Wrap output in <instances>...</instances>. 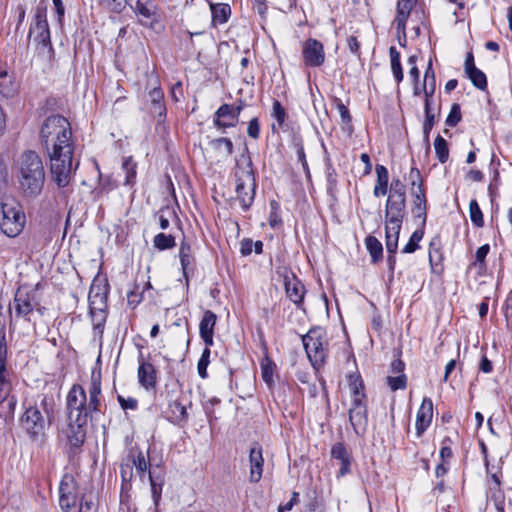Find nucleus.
Returning <instances> with one entry per match:
<instances>
[{"label":"nucleus","mask_w":512,"mask_h":512,"mask_svg":"<svg viewBox=\"0 0 512 512\" xmlns=\"http://www.w3.org/2000/svg\"><path fill=\"white\" fill-rule=\"evenodd\" d=\"M117 400L123 410H136L138 408V401L134 397L125 398L121 395H118Z\"/></svg>","instance_id":"nucleus-54"},{"label":"nucleus","mask_w":512,"mask_h":512,"mask_svg":"<svg viewBox=\"0 0 512 512\" xmlns=\"http://www.w3.org/2000/svg\"><path fill=\"white\" fill-rule=\"evenodd\" d=\"M148 479L151 486L152 499L155 507H157L161 499L164 478L161 474H156L155 471L149 470Z\"/></svg>","instance_id":"nucleus-30"},{"label":"nucleus","mask_w":512,"mask_h":512,"mask_svg":"<svg viewBox=\"0 0 512 512\" xmlns=\"http://www.w3.org/2000/svg\"><path fill=\"white\" fill-rule=\"evenodd\" d=\"M469 213L470 219L476 227L481 228L484 226L483 213L475 199H472L469 203Z\"/></svg>","instance_id":"nucleus-44"},{"label":"nucleus","mask_w":512,"mask_h":512,"mask_svg":"<svg viewBox=\"0 0 512 512\" xmlns=\"http://www.w3.org/2000/svg\"><path fill=\"white\" fill-rule=\"evenodd\" d=\"M247 134L253 139H257L259 137L260 124L257 117H254L249 121L247 127Z\"/></svg>","instance_id":"nucleus-57"},{"label":"nucleus","mask_w":512,"mask_h":512,"mask_svg":"<svg viewBox=\"0 0 512 512\" xmlns=\"http://www.w3.org/2000/svg\"><path fill=\"white\" fill-rule=\"evenodd\" d=\"M465 74L476 88L481 91H485L487 89V78L483 71L475 68Z\"/></svg>","instance_id":"nucleus-41"},{"label":"nucleus","mask_w":512,"mask_h":512,"mask_svg":"<svg viewBox=\"0 0 512 512\" xmlns=\"http://www.w3.org/2000/svg\"><path fill=\"white\" fill-rule=\"evenodd\" d=\"M132 468L135 467L137 473L140 475L141 478L145 476V473L150 469L151 464L144 456L143 452H139L136 456L132 458L131 464Z\"/></svg>","instance_id":"nucleus-43"},{"label":"nucleus","mask_w":512,"mask_h":512,"mask_svg":"<svg viewBox=\"0 0 512 512\" xmlns=\"http://www.w3.org/2000/svg\"><path fill=\"white\" fill-rule=\"evenodd\" d=\"M168 406L171 411L172 417L177 423L186 422L188 419V412L185 405L182 404L179 397H173L168 392Z\"/></svg>","instance_id":"nucleus-28"},{"label":"nucleus","mask_w":512,"mask_h":512,"mask_svg":"<svg viewBox=\"0 0 512 512\" xmlns=\"http://www.w3.org/2000/svg\"><path fill=\"white\" fill-rule=\"evenodd\" d=\"M179 258L180 263L184 272V275L186 274V271L192 266L193 264V256H192V250L190 244L183 241L180 244L179 249Z\"/></svg>","instance_id":"nucleus-37"},{"label":"nucleus","mask_w":512,"mask_h":512,"mask_svg":"<svg viewBox=\"0 0 512 512\" xmlns=\"http://www.w3.org/2000/svg\"><path fill=\"white\" fill-rule=\"evenodd\" d=\"M461 108L460 105L457 103H454L451 106L450 112L446 118V125L449 127L456 126L461 121Z\"/></svg>","instance_id":"nucleus-51"},{"label":"nucleus","mask_w":512,"mask_h":512,"mask_svg":"<svg viewBox=\"0 0 512 512\" xmlns=\"http://www.w3.org/2000/svg\"><path fill=\"white\" fill-rule=\"evenodd\" d=\"M141 24L150 26L155 16V5L152 0H137L133 6Z\"/></svg>","instance_id":"nucleus-25"},{"label":"nucleus","mask_w":512,"mask_h":512,"mask_svg":"<svg viewBox=\"0 0 512 512\" xmlns=\"http://www.w3.org/2000/svg\"><path fill=\"white\" fill-rule=\"evenodd\" d=\"M105 308L106 307H96V309L89 308L95 335L98 334V335L102 336V334H103L104 326H105V322H106Z\"/></svg>","instance_id":"nucleus-33"},{"label":"nucleus","mask_w":512,"mask_h":512,"mask_svg":"<svg viewBox=\"0 0 512 512\" xmlns=\"http://www.w3.org/2000/svg\"><path fill=\"white\" fill-rule=\"evenodd\" d=\"M389 55H390V64H391V71L393 73V76L397 83H400L403 81L404 74L403 69L400 61V53L397 51V49L394 46H391L389 49Z\"/></svg>","instance_id":"nucleus-35"},{"label":"nucleus","mask_w":512,"mask_h":512,"mask_svg":"<svg viewBox=\"0 0 512 512\" xmlns=\"http://www.w3.org/2000/svg\"><path fill=\"white\" fill-rule=\"evenodd\" d=\"M376 172V184L373 189V195L375 197L384 196L388 193L389 190V173L387 168L384 165H376L375 167Z\"/></svg>","instance_id":"nucleus-27"},{"label":"nucleus","mask_w":512,"mask_h":512,"mask_svg":"<svg viewBox=\"0 0 512 512\" xmlns=\"http://www.w3.org/2000/svg\"><path fill=\"white\" fill-rule=\"evenodd\" d=\"M406 214V187L399 178H393L385 204V223L403 224Z\"/></svg>","instance_id":"nucleus-7"},{"label":"nucleus","mask_w":512,"mask_h":512,"mask_svg":"<svg viewBox=\"0 0 512 512\" xmlns=\"http://www.w3.org/2000/svg\"><path fill=\"white\" fill-rule=\"evenodd\" d=\"M366 249L368 250L372 263L376 264L383 258L382 243L374 236H367L365 238Z\"/></svg>","instance_id":"nucleus-31"},{"label":"nucleus","mask_w":512,"mask_h":512,"mask_svg":"<svg viewBox=\"0 0 512 512\" xmlns=\"http://www.w3.org/2000/svg\"><path fill=\"white\" fill-rule=\"evenodd\" d=\"M349 421L356 434L365 430L367 424V407L365 400L352 401L349 409Z\"/></svg>","instance_id":"nucleus-16"},{"label":"nucleus","mask_w":512,"mask_h":512,"mask_svg":"<svg viewBox=\"0 0 512 512\" xmlns=\"http://www.w3.org/2000/svg\"><path fill=\"white\" fill-rule=\"evenodd\" d=\"M249 464H250V472H249V480L251 483H257L260 481L263 473V451L262 447L255 443L249 452Z\"/></svg>","instance_id":"nucleus-17"},{"label":"nucleus","mask_w":512,"mask_h":512,"mask_svg":"<svg viewBox=\"0 0 512 512\" xmlns=\"http://www.w3.org/2000/svg\"><path fill=\"white\" fill-rule=\"evenodd\" d=\"M336 108L340 114L341 120L343 123H350L352 120V117L350 115V112L346 105L341 100H337Z\"/></svg>","instance_id":"nucleus-59"},{"label":"nucleus","mask_w":512,"mask_h":512,"mask_svg":"<svg viewBox=\"0 0 512 512\" xmlns=\"http://www.w3.org/2000/svg\"><path fill=\"white\" fill-rule=\"evenodd\" d=\"M89 398L80 384H74L66 397L68 419L88 422L89 417L100 411L101 372L93 370L88 387Z\"/></svg>","instance_id":"nucleus-3"},{"label":"nucleus","mask_w":512,"mask_h":512,"mask_svg":"<svg viewBox=\"0 0 512 512\" xmlns=\"http://www.w3.org/2000/svg\"><path fill=\"white\" fill-rule=\"evenodd\" d=\"M19 184L25 195L35 197L43 189L45 170L39 155L31 150L22 153L19 161Z\"/></svg>","instance_id":"nucleus-4"},{"label":"nucleus","mask_w":512,"mask_h":512,"mask_svg":"<svg viewBox=\"0 0 512 512\" xmlns=\"http://www.w3.org/2000/svg\"><path fill=\"white\" fill-rule=\"evenodd\" d=\"M0 360H7L5 326L0 322Z\"/></svg>","instance_id":"nucleus-58"},{"label":"nucleus","mask_w":512,"mask_h":512,"mask_svg":"<svg viewBox=\"0 0 512 512\" xmlns=\"http://www.w3.org/2000/svg\"><path fill=\"white\" fill-rule=\"evenodd\" d=\"M302 343L311 365L319 370L328 354L326 331L322 327H313L302 336Z\"/></svg>","instance_id":"nucleus-8"},{"label":"nucleus","mask_w":512,"mask_h":512,"mask_svg":"<svg viewBox=\"0 0 512 512\" xmlns=\"http://www.w3.org/2000/svg\"><path fill=\"white\" fill-rule=\"evenodd\" d=\"M271 205V213H270V216H269V224L271 227H276L279 223H281V219L279 218L278 214H277V208H278V204L275 202V201H272L270 203Z\"/></svg>","instance_id":"nucleus-62"},{"label":"nucleus","mask_w":512,"mask_h":512,"mask_svg":"<svg viewBox=\"0 0 512 512\" xmlns=\"http://www.w3.org/2000/svg\"><path fill=\"white\" fill-rule=\"evenodd\" d=\"M154 247L160 251L173 248L175 243V237L170 234L159 233L153 239Z\"/></svg>","instance_id":"nucleus-40"},{"label":"nucleus","mask_w":512,"mask_h":512,"mask_svg":"<svg viewBox=\"0 0 512 512\" xmlns=\"http://www.w3.org/2000/svg\"><path fill=\"white\" fill-rule=\"evenodd\" d=\"M136 163L133 161L131 157L126 158L123 162L122 168L126 173L125 176V185H131L135 182L136 179Z\"/></svg>","instance_id":"nucleus-47"},{"label":"nucleus","mask_w":512,"mask_h":512,"mask_svg":"<svg viewBox=\"0 0 512 512\" xmlns=\"http://www.w3.org/2000/svg\"><path fill=\"white\" fill-rule=\"evenodd\" d=\"M210 354H211V351H210V347L206 346V348L203 350L202 354H201V357L197 363V371H198V375L202 378V379H205L207 378L208 374H207V367L209 365V358H210Z\"/></svg>","instance_id":"nucleus-48"},{"label":"nucleus","mask_w":512,"mask_h":512,"mask_svg":"<svg viewBox=\"0 0 512 512\" xmlns=\"http://www.w3.org/2000/svg\"><path fill=\"white\" fill-rule=\"evenodd\" d=\"M217 322V315L211 311L206 310L199 323V334L206 346L211 347L214 344V328Z\"/></svg>","instance_id":"nucleus-19"},{"label":"nucleus","mask_w":512,"mask_h":512,"mask_svg":"<svg viewBox=\"0 0 512 512\" xmlns=\"http://www.w3.org/2000/svg\"><path fill=\"white\" fill-rule=\"evenodd\" d=\"M211 147L221 156L227 158L233 153V143L228 138H217L210 142Z\"/></svg>","instance_id":"nucleus-36"},{"label":"nucleus","mask_w":512,"mask_h":512,"mask_svg":"<svg viewBox=\"0 0 512 512\" xmlns=\"http://www.w3.org/2000/svg\"><path fill=\"white\" fill-rule=\"evenodd\" d=\"M433 417V402L430 398L425 397L420 405L416 416V433L421 436L422 433L430 426Z\"/></svg>","instance_id":"nucleus-20"},{"label":"nucleus","mask_w":512,"mask_h":512,"mask_svg":"<svg viewBox=\"0 0 512 512\" xmlns=\"http://www.w3.org/2000/svg\"><path fill=\"white\" fill-rule=\"evenodd\" d=\"M431 102L428 99L424 101L425 121L423 123V134L425 139L429 138L430 131L435 124V114L432 112Z\"/></svg>","instance_id":"nucleus-39"},{"label":"nucleus","mask_w":512,"mask_h":512,"mask_svg":"<svg viewBox=\"0 0 512 512\" xmlns=\"http://www.w3.org/2000/svg\"><path fill=\"white\" fill-rule=\"evenodd\" d=\"M434 149L437 159L440 163H445L449 158V148L447 141L440 135L434 140Z\"/></svg>","instance_id":"nucleus-38"},{"label":"nucleus","mask_w":512,"mask_h":512,"mask_svg":"<svg viewBox=\"0 0 512 512\" xmlns=\"http://www.w3.org/2000/svg\"><path fill=\"white\" fill-rule=\"evenodd\" d=\"M11 391L9 373L6 369V360H0V403L4 402Z\"/></svg>","instance_id":"nucleus-34"},{"label":"nucleus","mask_w":512,"mask_h":512,"mask_svg":"<svg viewBox=\"0 0 512 512\" xmlns=\"http://www.w3.org/2000/svg\"><path fill=\"white\" fill-rule=\"evenodd\" d=\"M164 93L161 88H153L149 92V100L151 104L163 103Z\"/></svg>","instance_id":"nucleus-63"},{"label":"nucleus","mask_w":512,"mask_h":512,"mask_svg":"<svg viewBox=\"0 0 512 512\" xmlns=\"http://www.w3.org/2000/svg\"><path fill=\"white\" fill-rule=\"evenodd\" d=\"M272 117L276 119L279 126H282L286 119V111L280 101L274 100L272 106Z\"/></svg>","instance_id":"nucleus-53"},{"label":"nucleus","mask_w":512,"mask_h":512,"mask_svg":"<svg viewBox=\"0 0 512 512\" xmlns=\"http://www.w3.org/2000/svg\"><path fill=\"white\" fill-rule=\"evenodd\" d=\"M50 161L52 179L58 187L69 185L73 173L79 166L74 160V142L69 121L61 115H52L45 119L40 130Z\"/></svg>","instance_id":"nucleus-1"},{"label":"nucleus","mask_w":512,"mask_h":512,"mask_svg":"<svg viewBox=\"0 0 512 512\" xmlns=\"http://www.w3.org/2000/svg\"><path fill=\"white\" fill-rule=\"evenodd\" d=\"M274 368H275V364L268 357H265L261 361L262 378L269 386H271L274 382V379H273Z\"/></svg>","instance_id":"nucleus-46"},{"label":"nucleus","mask_w":512,"mask_h":512,"mask_svg":"<svg viewBox=\"0 0 512 512\" xmlns=\"http://www.w3.org/2000/svg\"><path fill=\"white\" fill-rule=\"evenodd\" d=\"M303 63L307 67H320L325 61L323 44L313 38L307 39L302 45Z\"/></svg>","instance_id":"nucleus-12"},{"label":"nucleus","mask_w":512,"mask_h":512,"mask_svg":"<svg viewBox=\"0 0 512 512\" xmlns=\"http://www.w3.org/2000/svg\"><path fill=\"white\" fill-rule=\"evenodd\" d=\"M132 465L130 463H122L120 473L123 481V486L127 485L132 479Z\"/></svg>","instance_id":"nucleus-60"},{"label":"nucleus","mask_w":512,"mask_h":512,"mask_svg":"<svg viewBox=\"0 0 512 512\" xmlns=\"http://www.w3.org/2000/svg\"><path fill=\"white\" fill-rule=\"evenodd\" d=\"M422 89L424 90V101H426L427 99L429 101H432L436 90V76L435 71L433 69L432 59L428 61L424 73Z\"/></svg>","instance_id":"nucleus-26"},{"label":"nucleus","mask_w":512,"mask_h":512,"mask_svg":"<svg viewBox=\"0 0 512 512\" xmlns=\"http://www.w3.org/2000/svg\"><path fill=\"white\" fill-rule=\"evenodd\" d=\"M86 421H76L68 419V427L66 431L67 440L71 447L79 448L83 445L86 438Z\"/></svg>","instance_id":"nucleus-18"},{"label":"nucleus","mask_w":512,"mask_h":512,"mask_svg":"<svg viewBox=\"0 0 512 512\" xmlns=\"http://www.w3.org/2000/svg\"><path fill=\"white\" fill-rule=\"evenodd\" d=\"M78 499V486L75 477L66 473L59 484V506L62 511H70Z\"/></svg>","instance_id":"nucleus-11"},{"label":"nucleus","mask_w":512,"mask_h":512,"mask_svg":"<svg viewBox=\"0 0 512 512\" xmlns=\"http://www.w3.org/2000/svg\"><path fill=\"white\" fill-rule=\"evenodd\" d=\"M386 383L393 392L397 390H404L407 387V377L405 374H400L395 377L388 376L386 378Z\"/></svg>","instance_id":"nucleus-49"},{"label":"nucleus","mask_w":512,"mask_h":512,"mask_svg":"<svg viewBox=\"0 0 512 512\" xmlns=\"http://www.w3.org/2000/svg\"><path fill=\"white\" fill-rule=\"evenodd\" d=\"M79 512H97V504L91 499H81Z\"/></svg>","instance_id":"nucleus-61"},{"label":"nucleus","mask_w":512,"mask_h":512,"mask_svg":"<svg viewBox=\"0 0 512 512\" xmlns=\"http://www.w3.org/2000/svg\"><path fill=\"white\" fill-rule=\"evenodd\" d=\"M349 387L352 394V401H360L366 399V395L364 393V385L359 378L352 380L349 384Z\"/></svg>","instance_id":"nucleus-50"},{"label":"nucleus","mask_w":512,"mask_h":512,"mask_svg":"<svg viewBox=\"0 0 512 512\" xmlns=\"http://www.w3.org/2000/svg\"><path fill=\"white\" fill-rule=\"evenodd\" d=\"M55 401L52 396L40 395L29 404L20 418V424L30 442L38 448L48 443V431L54 420Z\"/></svg>","instance_id":"nucleus-2"},{"label":"nucleus","mask_w":512,"mask_h":512,"mask_svg":"<svg viewBox=\"0 0 512 512\" xmlns=\"http://www.w3.org/2000/svg\"><path fill=\"white\" fill-rule=\"evenodd\" d=\"M127 301L129 306L135 308L141 302V295L136 290L127 293Z\"/></svg>","instance_id":"nucleus-64"},{"label":"nucleus","mask_w":512,"mask_h":512,"mask_svg":"<svg viewBox=\"0 0 512 512\" xmlns=\"http://www.w3.org/2000/svg\"><path fill=\"white\" fill-rule=\"evenodd\" d=\"M29 37L36 44L39 54L47 58L52 57L53 47L47 21V7L43 2H40L35 9V14L29 28Z\"/></svg>","instance_id":"nucleus-6"},{"label":"nucleus","mask_w":512,"mask_h":512,"mask_svg":"<svg viewBox=\"0 0 512 512\" xmlns=\"http://www.w3.org/2000/svg\"><path fill=\"white\" fill-rule=\"evenodd\" d=\"M234 176L236 200L244 211H248L254 203L257 187L252 160L248 152L241 154L236 160Z\"/></svg>","instance_id":"nucleus-5"},{"label":"nucleus","mask_w":512,"mask_h":512,"mask_svg":"<svg viewBox=\"0 0 512 512\" xmlns=\"http://www.w3.org/2000/svg\"><path fill=\"white\" fill-rule=\"evenodd\" d=\"M108 285L94 280L88 294L89 308L106 307Z\"/></svg>","instance_id":"nucleus-23"},{"label":"nucleus","mask_w":512,"mask_h":512,"mask_svg":"<svg viewBox=\"0 0 512 512\" xmlns=\"http://www.w3.org/2000/svg\"><path fill=\"white\" fill-rule=\"evenodd\" d=\"M401 228L402 224L385 223V245L388 253L387 264L390 271L395 269V254L398 248V240Z\"/></svg>","instance_id":"nucleus-13"},{"label":"nucleus","mask_w":512,"mask_h":512,"mask_svg":"<svg viewBox=\"0 0 512 512\" xmlns=\"http://www.w3.org/2000/svg\"><path fill=\"white\" fill-rule=\"evenodd\" d=\"M414 195V201H413V212L415 214V217L421 218L422 223L421 225L425 227L426 219H427V212H426V191L424 188V184L420 182L417 189L413 192Z\"/></svg>","instance_id":"nucleus-24"},{"label":"nucleus","mask_w":512,"mask_h":512,"mask_svg":"<svg viewBox=\"0 0 512 512\" xmlns=\"http://www.w3.org/2000/svg\"><path fill=\"white\" fill-rule=\"evenodd\" d=\"M241 110V106H238L235 109H233L228 104L221 105L215 113V126H217L218 128L234 127L238 122V117Z\"/></svg>","instance_id":"nucleus-15"},{"label":"nucleus","mask_w":512,"mask_h":512,"mask_svg":"<svg viewBox=\"0 0 512 512\" xmlns=\"http://www.w3.org/2000/svg\"><path fill=\"white\" fill-rule=\"evenodd\" d=\"M35 309L43 314V308L37 302L35 292L27 287H19L9 308L10 315L12 316L14 313L17 318L31 322V316Z\"/></svg>","instance_id":"nucleus-9"},{"label":"nucleus","mask_w":512,"mask_h":512,"mask_svg":"<svg viewBox=\"0 0 512 512\" xmlns=\"http://www.w3.org/2000/svg\"><path fill=\"white\" fill-rule=\"evenodd\" d=\"M220 403V399L212 397L204 404L205 413L208 417V421L211 423L213 420H217V416L214 415V406Z\"/></svg>","instance_id":"nucleus-55"},{"label":"nucleus","mask_w":512,"mask_h":512,"mask_svg":"<svg viewBox=\"0 0 512 512\" xmlns=\"http://www.w3.org/2000/svg\"><path fill=\"white\" fill-rule=\"evenodd\" d=\"M18 90L13 77L7 71H0V94L5 98H12Z\"/></svg>","instance_id":"nucleus-29"},{"label":"nucleus","mask_w":512,"mask_h":512,"mask_svg":"<svg viewBox=\"0 0 512 512\" xmlns=\"http://www.w3.org/2000/svg\"><path fill=\"white\" fill-rule=\"evenodd\" d=\"M331 456H332V458L337 459L340 462L351 459L350 455L348 454V452L346 450V447L341 442H338L332 446Z\"/></svg>","instance_id":"nucleus-52"},{"label":"nucleus","mask_w":512,"mask_h":512,"mask_svg":"<svg viewBox=\"0 0 512 512\" xmlns=\"http://www.w3.org/2000/svg\"><path fill=\"white\" fill-rule=\"evenodd\" d=\"M101 8L110 12L120 13L128 0H94Z\"/></svg>","instance_id":"nucleus-45"},{"label":"nucleus","mask_w":512,"mask_h":512,"mask_svg":"<svg viewBox=\"0 0 512 512\" xmlns=\"http://www.w3.org/2000/svg\"><path fill=\"white\" fill-rule=\"evenodd\" d=\"M417 3V0H399L397 2L396 6V16L394 19V24L396 26V32L399 44H402L401 42V36L402 33L404 35V42L407 41L406 37V22L410 16V13Z\"/></svg>","instance_id":"nucleus-14"},{"label":"nucleus","mask_w":512,"mask_h":512,"mask_svg":"<svg viewBox=\"0 0 512 512\" xmlns=\"http://www.w3.org/2000/svg\"><path fill=\"white\" fill-rule=\"evenodd\" d=\"M212 21L214 24H224L228 21L231 14V8L228 4H211Z\"/></svg>","instance_id":"nucleus-32"},{"label":"nucleus","mask_w":512,"mask_h":512,"mask_svg":"<svg viewBox=\"0 0 512 512\" xmlns=\"http://www.w3.org/2000/svg\"><path fill=\"white\" fill-rule=\"evenodd\" d=\"M25 214L19 207L2 204L0 206V228L8 237L18 236L25 225Z\"/></svg>","instance_id":"nucleus-10"},{"label":"nucleus","mask_w":512,"mask_h":512,"mask_svg":"<svg viewBox=\"0 0 512 512\" xmlns=\"http://www.w3.org/2000/svg\"><path fill=\"white\" fill-rule=\"evenodd\" d=\"M423 236H424V227L421 225V228L416 229L412 233L408 243L403 247L402 253L410 254V253L415 252L419 248L418 243L422 240Z\"/></svg>","instance_id":"nucleus-42"},{"label":"nucleus","mask_w":512,"mask_h":512,"mask_svg":"<svg viewBox=\"0 0 512 512\" xmlns=\"http://www.w3.org/2000/svg\"><path fill=\"white\" fill-rule=\"evenodd\" d=\"M138 381L146 390H151L156 387L157 375L153 364L145 362L141 357L139 359L138 367Z\"/></svg>","instance_id":"nucleus-22"},{"label":"nucleus","mask_w":512,"mask_h":512,"mask_svg":"<svg viewBox=\"0 0 512 512\" xmlns=\"http://www.w3.org/2000/svg\"><path fill=\"white\" fill-rule=\"evenodd\" d=\"M284 286L287 297L296 305L302 303L305 288L301 281L294 275L284 276Z\"/></svg>","instance_id":"nucleus-21"},{"label":"nucleus","mask_w":512,"mask_h":512,"mask_svg":"<svg viewBox=\"0 0 512 512\" xmlns=\"http://www.w3.org/2000/svg\"><path fill=\"white\" fill-rule=\"evenodd\" d=\"M490 246L489 244H484L479 247L475 253V263L474 265L479 264L480 266L484 265L487 254L489 253Z\"/></svg>","instance_id":"nucleus-56"}]
</instances>
